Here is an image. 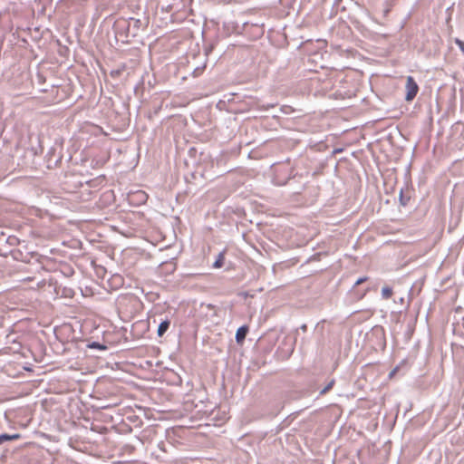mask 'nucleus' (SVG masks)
Instances as JSON below:
<instances>
[{
	"label": "nucleus",
	"instance_id": "nucleus-17",
	"mask_svg": "<svg viewBox=\"0 0 464 464\" xmlns=\"http://www.w3.org/2000/svg\"><path fill=\"white\" fill-rule=\"evenodd\" d=\"M368 280V277L367 276H362V277H359L356 282L354 283L353 286H357L364 282H366Z\"/></svg>",
	"mask_w": 464,
	"mask_h": 464
},
{
	"label": "nucleus",
	"instance_id": "nucleus-3",
	"mask_svg": "<svg viewBox=\"0 0 464 464\" xmlns=\"http://www.w3.org/2000/svg\"><path fill=\"white\" fill-rule=\"evenodd\" d=\"M290 179V169L285 165H278L275 168V184L277 186H284L287 184Z\"/></svg>",
	"mask_w": 464,
	"mask_h": 464
},
{
	"label": "nucleus",
	"instance_id": "nucleus-10",
	"mask_svg": "<svg viewBox=\"0 0 464 464\" xmlns=\"http://www.w3.org/2000/svg\"><path fill=\"white\" fill-rule=\"evenodd\" d=\"M87 347L90 349H96V350H100V351L107 350V346L104 343H102L96 342V341L89 343L87 344Z\"/></svg>",
	"mask_w": 464,
	"mask_h": 464
},
{
	"label": "nucleus",
	"instance_id": "nucleus-27",
	"mask_svg": "<svg viewBox=\"0 0 464 464\" xmlns=\"http://www.w3.org/2000/svg\"><path fill=\"white\" fill-rule=\"evenodd\" d=\"M293 193H294V194H299V193H300V191H299V189H295Z\"/></svg>",
	"mask_w": 464,
	"mask_h": 464
},
{
	"label": "nucleus",
	"instance_id": "nucleus-19",
	"mask_svg": "<svg viewBox=\"0 0 464 464\" xmlns=\"http://www.w3.org/2000/svg\"><path fill=\"white\" fill-rule=\"evenodd\" d=\"M205 68V65H203L202 67H197L194 69V72H193V74L194 76H198L200 75L202 70Z\"/></svg>",
	"mask_w": 464,
	"mask_h": 464
},
{
	"label": "nucleus",
	"instance_id": "nucleus-25",
	"mask_svg": "<svg viewBox=\"0 0 464 464\" xmlns=\"http://www.w3.org/2000/svg\"><path fill=\"white\" fill-rule=\"evenodd\" d=\"M302 410H298V411H295L294 412L291 413V416H292V419L294 418L295 415L298 414Z\"/></svg>",
	"mask_w": 464,
	"mask_h": 464
},
{
	"label": "nucleus",
	"instance_id": "nucleus-18",
	"mask_svg": "<svg viewBox=\"0 0 464 464\" xmlns=\"http://www.w3.org/2000/svg\"><path fill=\"white\" fill-rule=\"evenodd\" d=\"M456 44L459 46V48L464 53V42L460 39L457 38L455 40Z\"/></svg>",
	"mask_w": 464,
	"mask_h": 464
},
{
	"label": "nucleus",
	"instance_id": "nucleus-2",
	"mask_svg": "<svg viewBox=\"0 0 464 464\" xmlns=\"http://www.w3.org/2000/svg\"><path fill=\"white\" fill-rule=\"evenodd\" d=\"M312 46L313 39L308 35L295 34V36L292 37V48L295 47L297 50L310 54L314 52Z\"/></svg>",
	"mask_w": 464,
	"mask_h": 464
},
{
	"label": "nucleus",
	"instance_id": "nucleus-7",
	"mask_svg": "<svg viewBox=\"0 0 464 464\" xmlns=\"http://www.w3.org/2000/svg\"><path fill=\"white\" fill-rule=\"evenodd\" d=\"M169 325H170V320L168 317L161 320L158 326V330H157L158 336L162 337L169 330Z\"/></svg>",
	"mask_w": 464,
	"mask_h": 464
},
{
	"label": "nucleus",
	"instance_id": "nucleus-14",
	"mask_svg": "<svg viewBox=\"0 0 464 464\" xmlns=\"http://www.w3.org/2000/svg\"><path fill=\"white\" fill-rule=\"evenodd\" d=\"M334 382H334V379H332V380H331V381H330V382H328V383H327V384H326V385H325V386H324V388L319 392V395H324V394H325L327 392H329V391L333 388V386H334Z\"/></svg>",
	"mask_w": 464,
	"mask_h": 464
},
{
	"label": "nucleus",
	"instance_id": "nucleus-9",
	"mask_svg": "<svg viewBox=\"0 0 464 464\" xmlns=\"http://www.w3.org/2000/svg\"><path fill=\"white\" fill-rule=\"evenodd\" d=\"M224 259H225V252H220L218 255V257L216 258V260L214 261L212 266L214 268H220V267H222L223 265H224Z\"/></svg>",
	"mask_w": 464,
	"mask_h": 464
},
{
	"label": "nucleus",
	"instance_id": "nucleus-15",
	"mask_svg": "<svg viewBox=\"0 0 464 464\" xmlns=\"http://www.w3.org/2000/svg\"><path fill=\"white\" fill-rule=\"evenodd\" d=\"M6 242L10 246H15L19 243V239L16 237L12 236L7 237Z\"/></svg>",
	"mask_w": 464,
	"mask_h": 464
},
{
	"label": "nucleus",
	"instance_id": "nucleus-6",
	"mask_svg": "<svg viewBox=\"0 0 464 464\" xmlns=\"http://www.w3.org/2000/svg\"><path fill=\"white\" fill-rule=\"evenodd\" d=\"M249 332V327L247 324H243L239 326L236 332L235 340L237 344H243L246 334Z\"/></svg>",
	"mask_w": 464,
	"mask_h": 464
},
{
	"label": "nucleus",
	"instance_id": "nucleus-5",
	"mask_svg": "<svg viewBox=\"0 0 464 464\" xmlns=\"http://www.w3.org/2000/svg\"><path fill=\"white\" fill-rule=\"evenodd\" d=\"M312 396H313V394H312V392H310V391H292L291 398H292V401L299 400L302 398L308 399L307 403H305V405H304V408L306 409L312 405V401H314Z\"/></svg>",
	"mask_w": 464,
	"mask_h": 464
},
{
	"label": "nucleus",
	"instance_id": "nucleus-30",
	"mask_svg": "<svg viewBox=\"0 0 464 464\" xmlns=\"http://www.w3.org/2000/svg\"><path fill=\"white\" fill-rule=\"evenodd\" d=\"M301 27V24L296 25V29H299Z\"/></svg>",
	"mask_w": 464,
	"mask_h": 464
},
{
	"label": "nucleus",
	"instance_id": "nucleus-26",
	"mask_svg": "<svg viewBox=\"0 0 464 464\" xmlns=\"http://www.w3.org/2000/svg\"><path fill=\"white\" fill-rule=\"evenodd\" d=\"M212 50V47H208V48H206L205 51H206V54H208L209 52H211Z\"/></svg>",
	"mask_w": 464,
	"mask_h": 464
},
{
	"label": "nucleus",
	"instance_id": "nucleus-1",
	"mask_svg": "<svg viewBox=\"0 0 464 464\" xmlns=\"http://www.w3.org/2000/svg\"><path fill=\"white\" fill-rule=\"evenodd\" d=\"M149 24V19L130 17L119 18L112 24V32L116 43L130 44L140 32L144 31Z\"/></svg>",
	"mask_w": 464,
	"mask_h": 464
},
{
	"label": "nucleus",
	"instance_id": "nucleus-21",
	"mask_svg": "<svg viewBox=\"0 0 464 464\" xmlns=\"http://www.w3.org/2000/svg\"><path fill=\"white\" fill-rule=\"evenodd\" d=\"M196 152H197V150L195 148H190L188 150V154L190 156H193L194 154H196Z\"/></svg>",
	"mask_w": 464,
	"mask_h": 464
},
{
	"label": "nucleus",
	"instance_id": "nucleus-28",
	"mask_svg": "<svg viewBox=\"0 0 464 464\" xmlns=\"http://www.w3.org/2000/svg\"><path fill=\"white\" fill-rule=\"evenodd\" d=\"M109 407H110L109 405L102 406V409H107V408H109Z\"/></svg>",
	"mask_w": 464,
	"mask_h": 464
},
{
	"label": "nucleus",
	"instance_id": "nucleus-8",
	"mask_svg": "<svg viewBox=\"0 0 464 464\" xmlns=\"http://www.w3.org/2000/svg\"><path fill=\"white\" fill-rule=\"evenodd\" d=\"M21 438V434L14 433V434H8V433H2L0 434V445L11 441L15 440Z\"/></svg>",
	"mask_w": 464,
	"mask_h": 464
},
{
	"label": "nucleus",
	"instance_id": "nucleus-24",
	"mask_svg": "<svg viewBox=\"0 0 464 464\" xmlns=\"http://www.w3.org/2000/svg\"><path fill=\"white\" fill-rule=\"evenodd\" d=\"M306 324H303L301 326H300V329L303 331V332H305L306 331Z\"/></svg>",
	"mask_w": 464,
	"mask_h": 464
},
{
	"label": "nucleus",
	"instance_id": "nucleus-4",
	"mask_svg": "<svg viewBox=\"0 0 464 464\" xmlns=\"http://www.w3.org/2000/svg\"><path fill=\"white\" fill-rule=\"evenodd\" d=\"M405 89H406L405 100L407 102L412 101L416 97V95L419 92V85L416 82L415 79L411 75L408 76L406 79Z\"/></svg>",
	"mask_w": 464,
	"mask_h": 464
},
{
	"label": "nucleus",
	"instance_id": "nucleus-29",
	"mask_svg": "<svg viewBox=\"0 0 464 464\" xmlns=\"http://www.w3.org/2000/svg\"><path fill=\"white\" fill-rule=\"evenodd\" d=\"M294 260H295V258L292 257V262H291L292 266L295 264Z\"/></svg>",
	"mask_w": 464,
	"mask_h": 464
},
{
	"label": "nucleus",
	"instance_id": "nucleus-11",
	"mask_svg": "<svg viewBox=\"0 0 464 464\" xmlns=\"http://www.w3.org/2000/svg\"><path fill=\"white\" fill-rule=\"evenodd\" d=\"M411 197L410 196H405L404 195V192H403V188H401L400 190V193H399V201H400V204L403 207L407 206L409 200H410Z\"/></svg>",
	"mask_w": 464,
	"mask_h": 464
},
{
	"label": "nucleus",
	"instance_id": "nucleus-22",
	"mask_svg": "<svg viewBox=\"0 0 464 464\" xmlns=\"http://www.w3.org/2000/svg\"><path fill=\"white\" fill-rule=\"evenodd\" d=\"M397 369H398L397 367H396V368H394V369H393V370L389 373V377H390V378H391V377H392V376L395 374V372H396Z\"/></svg>",
	"mask_w": 464,
	"mask_h": 464
},
{
	"label": "nucleus",
	"instance_id": "nucleus-12",
	"mask_svg": "<svg viewBox=\"0 0 464 464\" xmlns=\"http://www.w3.org/2000/svg\"><path fill=\"white\" fill-rule=\"evenodd\" d=\"M124 70H125V65H121L119 68L111 70V72H110V75L112 78H118V77L121 76V74L123 72Z\"/></svg>",
	"mask_w": 464,
	"mask_h": 464
},
{
	"label": "nucleus",
	"instance_id": "nucleus-23",
	"mask_svg": "<svg viewBox=\"0 0 464 464\" xmlns=\"http://www.w3.org/2000/svg\"><path fill=\"white\" fill-rule=\"evenodd\" d=\"M291 140H292V142H293V141H295V142H300V141H301V139H300V138H295V137H293V136H292Z\"/></svg>",
	"mask_w": 464,
	"mask_h": 464
},
{
	"label": "nucleus",
	"instance_id": "nucleus-16",
	"mask_svg": "<svg viewBox=\"0 0 464 464\" xmlns=\"http://www.w3.org/2000/svg\"><path fill=\"white\" fill-rule=\"evenodd\" d=\"M238 296H240L244 299H246L248 297H254V295L248 291H243V292L238 293Z\"/></svg>",
	"mask_w": 464,
	"mask_h": 464
},
{
	"label": "nucleus",
	"instance_id": "nucleus-20",
	"mask_svg": "<svg viewBox=\"0 0 464 464\" xmlns=\"http://www.w3.org/2000/svg\"><path fill=\"white\" fill-rule=\"evenodd\" d=\"M138 196H139V199H140V201H145V200H146V198H147V195H146L144 192H140V193H139V194H138Z\"/></svg>",
	"mask_w": 464,
	"mask_h": 464
},
{
	"label": "nucleus",
	"instance_id": "nucleus-13",
	"mask_svg": "<svg viewBox=\"0 0 464 464\" xmlns=\"http://www.w3.org/2000/svg\"><path fill=\"white\" fill-rule=\"evenodd\" d=\"M392 295V288L390 286H384L382 289V297L383 299H389Z\"/></svg>",
	"mask_w": 464,
	"mask_h": 464
}]
</instances>
